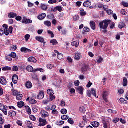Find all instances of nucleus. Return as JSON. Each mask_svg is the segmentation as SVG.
<instances>
[{
	"label": "nucleus",
	"instance_id": "1",
	"mask_svg": "<svg viewBox=\"0 0 128 128\" xmlns=\"http://www.w3.org/2000/svg\"><path fill=\"white\" fill-rule=\"evenodd\" d=\"M112 23L110 20H104L100 23V26L101 30H106L108 26V24Z\"/></svg>",
	"mask_w": 128,
	"mask_h": 128
},
{
	"label": "nucleus",
	"instance_id": "2",
	"mask_svg": "<svg viewBox=\"0 0 128 128\" xmlns=\"http://www.w3.org/2000/svg\"><path fill=\"white\" fill-rule=\"evenodd\" d=\"M2 28L4 30V33L6 36H8L10 35V34H12V30H14L12 26H10L8 28V25L4 24L2 26Z\"/></svg>",
	"mask_w": 128,
	"mask_h": 128
},
{
	"label": "nucleus",
	"instance_id": "3",
	"mask_svg": "<svg viewBox=\"0 0 128 128\" xmlns=\"http://www.w3.org/2000/svg\"><path fill=\"white\" fill-rule=\"evenodd\" d=\"M8 106L0 104V110L2 112L5 116L8 114Z\"/></svg>",
	"mask_w": 128,
	"mask_h": 128
},
{
	"label": "nucleus",
	"instance_id": "4",
	"mask_svg": "<svg viewBox=\"0 0 128 128\" xmlns=\"http://www.w3.org/2000/svg\"><path fill=\"white\" fill-rule=\"evenodd\" d=\"M39 126H44L48 124V122L46 119H42V118H40L39 119Z\"/></svg>",
	"mask_w": 128,
	"mask_h": 128
},
{
	"label": "nucleus",
	"instance_id": "5",
	"mask_svg": "<svg viewBox=\"0 0 128 128\" xmlns=\"http://www.w3.org/2000/svg\"><path fill=\"white\" fill-rule=\"evenodd\" d=\"M109 94L110 93L106 91H104L102 94V98L105 100V102H108V98Z\"/></svg>",
	"mask_w": 128,
	"mask_h": 128
},
{
	"label": "nucleus",
	"instance_id": "6",
	"mask_svg": "<svg viewBox=\"0 0 128 128\" xmlns=\"http://www.w3.org/2000/svg\"><path fill=\"white\" fill-rule=\"evenodd\" d=\"M82 58V54L78 52H77L75 53V56H74V60H80V58Z\"/></svg>",
	"mask_w": 128,
	"mask_h": 128
},
{
	"label": "nucleus",
	"instance_id": "7",
	"mask_svg": "<svg viewBox=\"0 0 128 128\" xmlns=\"http://www.w3.org/2000/svg\"><path fill=\"white\" fill-rule=\"evenodd\" d=\"M36 40H37L38 42H39L42 44H46V42H44V39L40 36H36Z\"/></svg>",
	"mask_w": 128,
	"mask_h": 128
},
{
	"label": "nucleus",
	"instance_id": "8",
	"mask_svg": "<svg viewBox=\"0 0 128 128\" xmlns=\"http://www.w3.org/2000/svg\"><path fill=\"white\" fill-rule=\"evenodd\" d=\"M41 116L43 118H48V116H50V114L46 110H42L41 111Z\"/></svg>",
	"mask_w": 128,
	"mask_h": 128
},
{
	"label": "nucleus",
	"instance_id": "9",
	"mask_svg": "<svg viewBox=\"0 0 128 128\" xmlns=\"http://www.w3.org/2000/svg\"><path fill=\"white\" fill-rule=\"evenodd\" d=\"M0 82L2 86H6L8 84V81L4 77H1Z\"/></svg>",
	"mask_w": 128,
	"mask_h": 128
},
{
	"label": "nucleus",
	"instance_id": "10",
	"mask_svg": "<svg viewBox=\"0 0 128 128\" xmlns=\"http://www.w3.org/2000/svg\"><path fill=\"white\" fill-rule=\"evenodd\" d=\"M20 51L22 52H24L25 54H27L28 52H32V50L25 47H22L21 48Z\"/></svg>",
	"mask_w": 128,
	"mask_h": 128
},
{
	"label": "nucleus",
	"instance_id": "11",
	"mask_svg": "<svg viewBox=\"0 0 128 128\" xmlns=\"http://www.w3.org/2000/svg\"><path fill=\"white\" fill-rule=\"evenodd\" d=\"M27 102H30V104H36L38 102L30 98H28L26 100Z\"/></svg>",
	"mask_w": 128,
	"mask_h": 128
},
{
	"label": "nucleus",
	"instance_id": "12",
	"mask_svg": "<svg viewBox=\"0 0 128 128\" xmlns=\"http://www.w3.org/2000/svg\"><path fill=\"white\" fill-rule=\"evenodd\" d=\"M44 98V92H40L39 94L37 96L38 100H42Z\"/></svg>",
	"mask_w": 128,
	"mask_h": 128
},
{
	"label": "nucleus",
	"instance_id": "13",
	"mask_svg": "<svg viewBox=\"0 0 128 128\" xmlns=\"http://www.w3.org/2000/svg\"><path fill=\"white\" fill-rule=\"evenodd\" d=\"M8 116L10 118H12L14 116H16V112L14 110H10L8 113Z\"/></svg>",
	"mask_w": 128,
	"mask_h": 128
},
{
	"label": "nucleus",
	"instance_id": "14",
	"mask_svg": "<svg viewBox=\"0 0 128 128\" xmlns=\"http://www.w3.org/2000/svg\"><path fill=\"white\" fill-rule=\"evenodd\" d=\"M18 75H14L12 76V80L13 83L14 84H18Z\"/></svg>",
	"mask_w": 128,
	"mask_h": 128
},
{
	"label": "nucleus",
	"instance_id": "15",
	"mask_svg": "<svg viewBox=\"0 0 128 128\" xmlns=\"http://www.w3.org/2000/svg\"><path fill=\"white\" fill-rule=\"evenodd\" d=\"M56 10H58V12H62L64 11V8L60 6H57L54 9V12H56Z\"/></svg>",
	"mask_w": 128,
	"mask_h": 128
},
{
	"label": "nucleus",
	"instance_id": "16",
	"mask_svg": "<svg viewBox=\"0 0 128 128\" xmlns=\"http://www.w3.org/2000/svg\"><path fill=\"white\" fill-rule=\"evenodd\" d=\"M8 16L9 18H14L18 16V14L14 12H10L8 14Z\"/></svg>",
	"mask_w": 128,
	"mask_h": 128
},
{
	"label": "nucleus",
	"instance_id": "17",
	"mask_svg": "<svg viewBox=\"0 0 128 128\" xmlns=\"http://www.w3.org/2000/svg\"><path fill=\"white\" fill-rule=\"evenodd\" d=\"M46 14L43 13L38 16V20H44L46 18Z\"/></svg>",
	"mask_w": 128,
	"mask_h": 128
},
{
	"label": "nucleus",
	"instance_id": "18",
	"mask_svg": "<svg viewBox=\"0 0 128 128\" xmlns=\"http://www.w3.org/2000/svg\"><path fill=\"white\" fill-rule=\"evenodd\" d=\"M83 4L84 8H88V6L92 5V2H90V1L87 0Z\"/></svg>",
	"mask_w": 128,
	"mask_h": 128
},
{
	"label": "nucleus",
	"instance_id": "19",
	"mask_svg": "<svg viewBox=\"0 0 128 128\" xmlns=\"http://www.w3.org/2000/svg\"><path fill=\"white\" fill-rule=\"evenodd\" d=\"M26 70L29 72H34V68L32 66H28L26 68Z\"/></svg>",
	"mask_w": 128,
	"mask_h": 128
},
{
	"label": "nucleus",
	"instance_id": "20",
	"mask_svg": "<svg viewBox=\"0 0 128 128\" xmlns=\"http://www.w3.org/2000/svg\"><path fill=\"white\" fill-rule=\"evenodd\" d=\"M76 91L78 92L80 94H84V88H82V87L77 88Z\"/></svg>",
	"mask_w": 128,
	"mask_h": 128
},
{
	"label": "nucleus",
	"instance_id": "21",
	"mask_svg": "<svg viewBox=\"0 0 128 128\" xmlns=\"http://www.w3.org/2000/svg\"><path fill=\"white\" fill-rule=\"evenodd\" d=\"M28 62H36L37 60L34 57H30L28 58Z\"/></svg>",
	"mask_w": 128,
	"mask_h": 128
},
{
	"label": "nucleus",
	"instance_id": "22",
	"mask_svg": "<svg viewBox=\"0 0 128 128\" xmlns=\"http://www.w3.org/2000/svg\"><path fill=\"white\" fill-rule=\"evenodd\" d=\"M92 126L94 128H98V126H100V122H92Z\"/></svg>",
	"mask_w": 128,
	"mask_h": 128
},
{
	"label": "nucleus",
	"instance_id": "23",
	"mask_svg": "<svg viewBox=\"0 0 128 128\" xmlns=\"http://www.w3.org/2000/svg\"><path fill=\"white\" fill-rule=\"evenodd\" d=\"M90 26H91V28L93 30H96V22H90Z\"/></svg>",
	"mask_w": 128,
	"mask_h": 128
},
{
	"label": "nucleus",
	"instance_id": "24",
	"mask_svg": "<svg viewBox=\"0 0 128 128\" xmlns=\"http://www.w3.org/2000/svg\"><path fill=\"white\" fill-rule=\"evenodd\" d=\"M120 104H128V101L126 100V99L124 98H120V99L119 101Z\"/></svg>",
	"mask_w": 128,
	"mask_h": 128
},
{
	"label": "nucleus",
	"instance_id": "25",
	"mask_svg": "<svg viewBox=\"0 0 128 128\" xmlns=\"http://www.w3.org/2000/svg\"><path fill=\"white\" fill-rule=\"evenodd\" d=\"M102 124H103V126L104 128H108V126H110V124H108V122L104 120H102Z\"/></svg>",
	"mask_w": 128,
	"mask_h": 128
},
{
	"label": "nucleus",
	"instance_id": "26",
	"mask_svg": "<svg viewBox=\"0 0 128 128\" xmlns=\"http://www.w3.org/2000/svg\"><path fill=\"white\" fill-rule=\"evenodd\" d=\"M25 124H26V126L27 128H32V124L30 121H26L25 122Z\"/></svg>",
	"mask_w": 128,
	"mask_h": 128
},
{
	"label": "nucleus",
	"instance_id": "27",
	"mask_svg": "<svg viewBox=\"0 0 128 128\" xmlns=\"http://www.w3.org/2000/svg\"><path fill=\"white\" fill-rule=\"evenodd\" d=\"M80 112L82 114H84L86 112V108L84 106H80L79 109Z\"/></svg>",
	"mask_w": 128,
	"mask_h": 128
},
{
	"label": "nucleus",
	"instance_id": "28",
	"mask_svg": "<svg viewBox=\"0 0 128 128\" xmlns=\"http://www.w3.org/2000/svg\"><path fill=\"white\" fill-rule=\"evenodd\" d=\"M26 86L27 88H32V84L30 82H26Z\"/></svg>",
	"mask_w": 128,
	"mask_h": 128
},
{
	"label": "nucleus",
	"instance_id": "29",
	"mask_svg": "<svg viewBox=\"0 0 128 128\" xmlns=\"http://www.w3.org/2000/svg\"><path fill=\"white\" fill-rule=\"evenodd\" d=\"M47 94L49 96H54V92L52 90L48 89L47 91Z\"/></svg>",
	"mask_w": 128,
	"mask_h": 128
},
{
	"label": "nucleus",
	"instance_id": "30",
	"mask_svg": "<svg viewBox=\"0 0 128 128\" xmlns=\"http://www.w3.org/2000/svg\"><path fill=\"white\" fill-rule=\"evenodd\" d=\"M124 26H126V24L124 22H120L119 23L118 28H120V30L124 28Z\"/></svg>",
	"mask_w": 128,
	"mask_h": 128
},
{
	"label": "nucleus",
	"instance_id": "31",
	"mask_svg": "<svg viewBox=\"0 0 128 128\" xmlns=\"http://www.w3.org/2000/svg\"><path fill=\"white\" fill-rule=\"evenodd\" d=\"M22 22L24 24H32V20H24L22 21Z\"/></svg>",
	"mask_w": 128,
	"mask_h": 128
},
{
	"label": "nucleus",
	"instance_id": "32",
	"mask_svg": "<svg viewBox=\"0 0 128 128\" xmlns=\"http://www.w3.org/2000/svg\"><path fill=\"white\" fill-rule=\"evenodd\" d=\"M24 106V102H20L18 103V106L20 108H22Z\"/></svg>",
	"mask_w": 128,
	"mask_h": 128
},
{
	"label": "nucleus",
	"instance_id": "33",
	"mask_svg": "<svg viewBox=\"0 0 128 128\" xmlns=\"http://www.w3.org/2000/svg\"><path fill=\"white\" fill-rule=\"evenodd\" d=\"M90 90L92 94L94 96H95V98H96V90H94V88H92Z\"/></svg>",
	"mask_w": 128,
	"mask_h": 128
},
{
	"label": "nucleus",
	"instance_id": "34",
	"mask_svg": "<svg viewBox=\"0 0 128 128\" xmlns=\"http://www.w3.org/2000/svg\"><path fill=\"white\" fill-rule=\"evenodd\" d=\"M123 86H128V79L126 78H123Z\"/></svg>",
	"mask_w": 128,
	"mask_h": 128
},
{
	"label": "nucleus",
	"instance_id": "35",
	"mask_svg": "<svg viewBox=\"0 0 128 128\" xmlns=\"http://www.w3.org/2000/svg\"><path fill=\"white\" fill-rule=\"evenodd\" d=\"M88 66H84L82 68V72H88Z\"/></svg>",
	"mask_w": 128,
	"mask_h": 128
},
{
	"label": "nucleus",
	"instance_id": "36",
	"mask_svg": "<svg viewBox=\"0 0 128 128\" xmlns=\"http://www.w3.org/2000/svg\"><path fill=\"white\" fill-rule=\"evenodd\" d=\"M72 46L78 48L80 46V43L78 42H74L72 43Z\"/></svg>",
	"mask_w": 128,
	"mask_h": 128
},
{
	"label": "nucleus",
	"instance_id": "37",
	"mask_svg": "<svg viewBox=\"0 0 128 128\" xmlns=\"http://www.w3.org/2000/svg\"><path fill=\"white\" fill-rule=\"evenodd\" d=\"M44 24L46 26H48V28L52 26V22L50 21H45Z\"/></svg>",
	"mask_w": 128,
	"mask_h": 128
},
{
	"label": "nucleus",
	"instance_id": "38",
	"mask_svg": "<svg viewBox=\"0 0 128 128\" xmlns=\"http://www.w3.org/2000/svg\"><path fill=\"white\" fill-rule=\"evenodd\" d=\"M120 120V118H116L113 119L112 122H114V124H118V122Z\"/></svg>",
	"mask_w": 128,
	"mask_h": 128
},
{
	"label": "nucleus",
	"instance_id": "39",
	"mask_svg": "<svg viewBox=\"0 0 128 128\" xmlns=\"http://www.w3.org/2000/svg\"><path fill=\"white\" fill-rule=\"evenodd\" d=\"M41 8L43 10H48V6L46 5V4H42L41 6Z\"/></svg>",
	"mask_w": 128,
	"mask_h": 128
},
{
	"label": "nucleus",
	"instance_id": "40",
	"mask_svg": "<svg viewBox=\"0 0 128 128\" xmlns=\"http://www.w3.org/2000/svg\"><path fill=\"white\" fill-rule=\"evenodd\" d=\"M96 60H97V62H98V64H102V61L104 60V58H102L100 56L96 59Z\"/></svg>",
	"mask_w": 128,
	"mask_h": 128
},
{
	"label": "nucleus",
	"instance_id": "41",
	"mask_svg": "<svg viewBox=\"0 0 128 128\" xmlns=\"http://www.w3.org/2000/svg\"><path fill=\"white\" fill-rule=\"evenodd\" d=\"M23 96L22 94H18L17 95L16 98L17 100H22Z\"/></svg>",
	"mask_w": 128,
	"mask_h": 128
},
{
	"label": "nucleus",
	"instance_id": "42",
	"mask_svg": "<svg viewBox=\"0 0 128 128\" xmlns=\"http://www.w3.org/2000/svg\"><path fill=\"white\" fill-rule=\"evenodd\" d=\"M50 44H52L53 46H56L58 42V41L56 40H50Z\"/></svg>",
	"mask_w": 128,
	"mask_h": 128
},
{
	"label": "nucleus",
	"instance_id": "43",
	"mask_svg": "<svg viewBox=\"0 0 128 128\" xmlns=\"http://www.w3.org/2000/svg\"><path fill=\"white\" fill-rule=\"evenodd\" d=\"M68 116L66 115H64L62 116L61 118L62 120H68Z\"/></svg>",
	"mask_w": 128,
	"mask_h": 128
},
{
	"label": "nucleus",
	"instance_id": "44",
	"mask_svg": "<svg viewBox=\"0 0 128 128\" xmlns=\"http://www.w3.org/2000/svg\"><path fill=\"white\" fill-rule=\"evenodd\" d=\"M58 60H62V58H64V54H62L60 53H58Z\"/></svg>",
	"mask_w": 128,
	"mask_h": 128
},
{
	"label": "nucleus",
	"instance_id": "45",
	"mask_svg": "<svg viewBox=\"0 0 128 128\" xmlns=\"http://www.w3.org/2000/svg\"><path fill=\"white\" fill-rule=\"evenodd\" d=\"M68 124H74V122L72 118H69L68 120Z\"/></svg>",
	"mask_w": 128,
	"mask_h": 128
},
{
	"label": "nucleus",
	"instance_id": "46",
	"mask_svg": "<svg viewBox=\"0 0 128 128\" xmlns=\"http://www.w3.org/2000/svg\"><path fill=\"white\" fill-rule=\"evenodd\" d=\"M2 70H4V71L6 72V70H12V68L10 67H9V66H6V67L3 68H2Z\"/></svg>",
	"mask_w": 128,
	"mask_h": 128
},
{
	"label": "nucleus",
	"instance_id": "47",
	"mask_svg": "<svg viewBox=\"0 0 128 128\" xmlns=\"http://www.w3.org/2000/svg\"><path fill=\"white\" fill-rule=\"evenodd\" d=\"M11 58H16V52H12L10 54H9Z\"/></svg>",
	"mask_w": 128,
	"mask_h": 128
},
{
	"label": "nucleus",
	"instance_id": "48",
	"mask_svg": "<svg viewBox=\"0 0 128 128\" xmlns=\"http://www.w3.org/2000/svg\"><path fill=\"white\" fill-rule=\"evenodd\" d=\"M48 18L49 20H54V14H50L48 16Z\"/></svg>",
	"mask_w": 128,
	"mask_h": 128
},
{
	"label": "nucleus",
	"instance_id": "49",
	"mask_svg": "<svg viewBox=\"0 0 128 128\" xmlns=\"http://www.w3.org/2000/svg\"><path fill=\"white\" fill-rule=\"evenodd\" d=\"M30 120H32L33 122H36V116H34L33 115H30Z\"/></svg>",
	"mask_w": 128,
	"mask_h": 128
},
{
	"label": "nucleus",
	"instance_id": "50",
	"mask_svg": "<svg viewBox=\"0 0 128 128\" xmlns=\"http://www.w3.org/2000/svg\"><path fill=\"white\" fill-rule=\"evenodd\" d=\"M61 114H68V110H66V109H62L61 110Z\"/></svg>",
	"mask_w": 128,
	"mask_h": 128
},
{
	"label": "nucleus",
	"instance_id": "51",
	"mask_svg": "<svg viewBox=\"0 0 128 128\" xmlns=\"http://www.w3.org/2000/svg\"><path fill=\"white\" fill-rule=\"evenodd\" d=\"M107 14H109V16H112L114 14V12L111 10H108L106 11Z\"/></svg>",
	"mask_w": 128,
	"mask_h": 128
},
{
	"label": "nucleus",
	"instance_id": "52",
	"mask_svg": "<svg viewBox=\"0 0 128 128\" xmlns=\"http://www.w3.org/2000/svg\"><path fill=\"white\" fill-rule=\"evenodd\" d=\"M4 34V28L0 29V36H2Z\"/></svg>",
	"mask_w": 128,
	"mask_h": 128
},
{
	"label": "nucleus",
	"instance_id": "53",
	"mask_svg": "<svg viewBox=\"0 0 128 128\" xmlns=\"http://www.w3.org/2000/svg\"><path fill=\"white\" fill-rule=\"evenodd\" d=\"M34 72H44V70L42 68H37L34 70Z\"/></svg>",
	"mask_w": 128,
	"mask_h": 128
},
{
	"label": "nucleus",
	"instance_id": "54",
	"mask_svg": "<svg viewBox=\"0 0 128 128\" xmlns=\"http://www.w3.org/2000/svg\"><path fill=\"white\" fill-rule=\"evenodd\" d=\"M50 102H52V100H56V96L54 95H50Z\"/></svg>",
	"mask_w": 128,
	"mask_h": 128
},
{
	"label": "nucleus",
	"instance_id": "55",
	"mask_svg": "<svg viewBox=\"0 0 128 128\" xmlns=\"http://www.w3.org/2000/svg\"><path fill=\"white\" fill-rule=\"evenodd\" d=\"M6 60H8V62H12V58H10V54L8 56H6Z\"/></svg>",
	"mask_w": 128,
	"mask_h": 128
},
{
	"label": "nucleus",
	"instance_id": "56",
	"mask_svg": "<svg viewBox=\"0 0 128 128\" xmlns=\"http://www.w3.org/2000/svg\"><path fill=\"white\" fill-rule=\"evenodd\" d=\"M52 114H54V116H56L58 114V112L56 110H54L52 111Z\"/></svg>",
	"mask_w": 128,
	"mask_h": 128
},
{
	"label": "nucleus",
	"instance_id": "57",
	"mask_svg": "<svg viewBox=\"0 0 128 128\" xmlns=\"http://www.w3.org/2000/svg\"><path fill=\"white\" fill-rule=\"evenodd\" d=\"M84 32H90V28H88V27H84L83 29Z\"/></svg>",
	"mask_w": 128,
	"mask_h": 128
},
{
	"label": "nucleus",
	"instance_id": "58",
	"mask_svg": "<svg viewBox=\"0 0 128 128\" xmlns=\"http://www.w3.org/2000/svg\"><path fill=\"white\" fill-rule=\"evenodd\" d=\"M56 0H50L48 1V4H56Z\"/></svg>",
	"mask_w": 128,
	"mask_h": 128
},
{
	"label": "nucleus",
	"instance_id": "59",
	"mask_svg": "<svg viewBox=\"0 0 128 128\" xmlns=\"http://www.w3.org/2000/svg\"><path fill=\"white\" fill-rule=\"evenodd\" d=\"M26 112L28 114H32V110H30V107L27 108Z\"/></svg>",
	"mask_w": 128,
	"mask_h": 128
},
{
	"label": "nucleus",
	"instance_id": "60",
	"mask_svg": "<svg viewBox=\"0 0 128 128\" xmlns=\"http://www.w3.org/2000/svg\"><path fill=\"white\" fill-rule=\"evenodd\" d=\"M47 68L48 70H52V68H54V65L52 64H48L47 65Z\"/></svg>",
	"mask_w": 128,
	"mask_h": 128
},
{
	"label": "nucleus",
	"instance_id": "61",
	"mask_svg": "<svg viewBox=\"0 0 128 128\" xmlns=\"http://www.w3.org/2000/svg\"><path fill=\"white\" fill-rule=\"evenodd\" d=\"M108 112L109 114H116V111H114L112 110H108Z\"/></svg>",
	"mask_w": 128,
	"mask_h": 128
},
{
	"label": "nucleus",
	"instance_id": "62",
	"mask_svg": "<svg viewBox=\"0 0 128 128\" xmlns=\"http://www.w3.org/2000/svg\"><path fill=\"white\" fill-rule=\"evenodd\" d=\"M122 6H124V8H128V2H122Z\"/></svg>",
	"mask_w": 128,
	"mask_h": 128
},
{
	"label": "nucleus",
	"instance_id": "63",
	"mask_svg": "<svg viewBox=\"0 0 128 128\" xmlns=\"http://www.w3.org/2000/svg\"><path fill=\"white\" fill-rule=\"evenodd\" d=\"M46 110H52V105H49L46 108Z\"/></svg>",
	"mask_w": 128,
	"mask_h": 128
},
{
	"label": "nucleus",
	"instance_id": "64",
	"mask_svg": "<svg viewBox=\"0 0 128 128\" xmlns=\"http://www.w3.org/2000/svg\"><path fill=\"white\" fill-rule=\"evenodd\" d=\"M30 34H26L25 36V39H26V42H28V40H30Z\"/></svg>",
	"mask_w": 128,
	"mask_h": 128
}]
</instances>
